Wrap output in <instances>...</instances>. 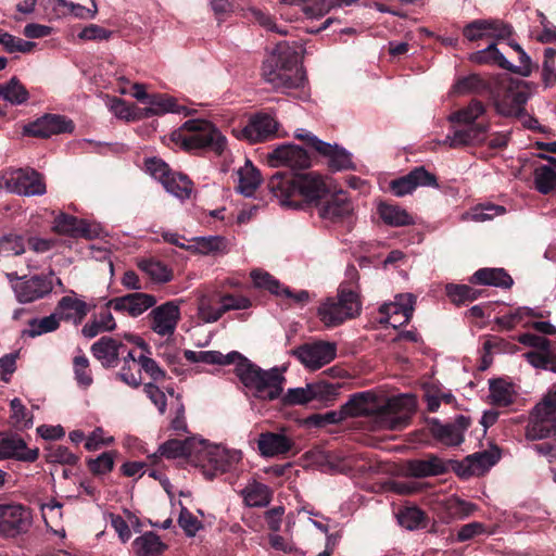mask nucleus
Segmentation results:
<instances>
[{
    "mask_svg": "<svg viewBox=\"0 0 556 556\" xmlns=\"http://www.w3.org/2000/svg\"><path fill=\"white\" fill-rule=\"evenodd\" d=\"M348 417L377 415L383 428L399 430L404 428L416 409L415 397L403 394L389 399L383 405L376 404V396L361 392L351 396L343 405Z\"/></svg>",
    "mask_w": 556,
    "mask_h": 556,
    "instance_id": "1",
    "label": "nucleus"
},
{
    "mask_svg": "<svg viewBox=\"0 0 556 556\" xmlns=\"http://www.w3.org/2000/svg\"><path fill=\"white\" fill-rule=\"evenodd\" d=\"M268 189L285 207L299 208L301 197L306 202H323L328 194L324 178L317 173L309 172L296 176H287L277 172L268 181Z\"/></svg>",
    "mask_w": 556,
    "mask_h": 556,
    "instance_id": "2",
    "label": "nucleus"
},
{
    "mask_svg": "<svg viewBox=\"0 0 556 556\" xmlns=\"http://www.w3.org/2000/svg\"><path fill=\"white\" fill-rule=\"evenodd\" d=\"M235 370L240 381L252 392L254 397L274 401L281 396L286 382L285 369L278 367L268 370L262 369L241 354Z\"/></svg>",
    "mask_w": 556,
    "mask_h": 556,
    "instance_id": "3",
    "label": "nucleus"
},
{
    "mask_svg": "<svg viewBox=\"0 0 556 556\" xmlns=\"http://www.w3.org/2000/svg\"><path fill=\"white\" fill-rule=\"evenodd\" d=\"M262 76L275 89L282 92L303 88L306 81L305 72L298 63L295 54H286L282 43L263 62Z\"/></svg>",
    "mask_w": 556,
    "mask_h": 556,
    "instance_id": "4",
    "label": "nucleus"
},
{
    "mask_svg": "<svg viewBox=\"0 0 556 556\" xmlns=\"http://www.w3.org/2000/svg\"><path fill=\"white\" fill-rule=\"evenodd\" d=\"M173 139L186 150L210 149L216 154H222L227 146L226 137L205 119L185 122L181 129L173 135Z\"/></svg>",
    "mask_w": 556,
    "mask_h": 556,
    "instance_id": "5",
    "label": "nucleus"
},
{
    "mask_svg": "<svg viewBox=\"0 0 556 556\" xmlns=\"http://www.w3.org/2000/svg\"><path fill=\"white\" fill-rule=\"evenodd\" d=\"M361 309L358 293L340 286L336 296L327 298L319 305L317 315L327 328H333L359 315Z\"/></svg>",
    "mask_w": 556,
    "mask_h": 556,
    "instance_id": "6",
    "label": "nucleus"
},
{
    "mask_svg": "<svg viewBox=\"0 0 556 556\" xmlns=\"http://www.w3.org/2000/svg\"><path fill=\"white\" fill-rule=\"evenodd\" d=\"M556 433V384L532 410L527 438L542 440Z\"/></svg>",
    "mask_w": 556,
    "mask_h": 556,
    "instance_id": "7",
    "label": "nucleus"
},
{
    "mask_svg": "<svg viewBox=\"0 0 556 556\" xmlns=\"http://www.w3.org/2000/svg\"><path fill=\"white\" fill-rule=\"evenodd\" d=\"M146 167L147 172L157 179L170 194L181 200L190 197L192 182L188 176L173 172L168 164L157 157L148 159Z\"/></svg>",
    "mask_w": 556,
    "mask_h": 556,
    "instance_id": "8",
    "label": "nucleus"
},
{
    "mask_svg": "<svg viewBox=\"0 0 556 556\" xmlns=\"http://www.w3.org/2000/svg\"><path fill=\"white\" fill-rule=\"evenodd\" d=\"M295 138L305 141L308 147L327 157L328 166L331 170L338 172L355 168L351 153L344 148L323 141L305 129L296 130Z\"/></svg>",
    "mask_w": 556,
    "mask_h": 556,
    "instance_id": "9",
    "label": "nucleus"
},
{
    "mask_svg": "<svg viewBox=\"0 0 556 556\" xmlns=\"http://www.w3.org/2000/svg\"><path fill=\"white\" fill-rule=\"evenodd\" d=\"M241 458L242 454L238 450H228L222 445L206 446L201 454L203 473L213 479L233 469Z\"/></svg>",
    "mask_w": 556,
    "mask_h": 556,
    "instance_id": "10",
    "label": "nucleus"
},
{
    "mask_svg": "<svg viewBox=\"0 0 556 556\" xmlns=\"http://www.w3.org/2000/svg\"><path fill=\"white\" fill-rule=\"evenodd\" d=\"M299 362L309 370H317L337 356V344L334 342L316 340L301 344L291 351Z\"/></svg>",
    "mask_w": 556,
    "mask_h": 556,
    "instance_id": "11",
    "label": "nucleus"
},
{
    "mask_svg": "<svg viewBox=\"0 0 556 556\" xmlns=\"http://www.w3.org/2000/svg\"><path fill=\"white\" fill-rule=\"evenodd\" d=\"M279 124L274 116L260 112L249 118L248 124L242 128H233L232 134L250 143L269 140L276 136Z\"/></svg>",
    "mask_w": 556,
    "mask_h": 556,
    "instance_id": "12",
    "label": "nucleus"
},
{
    "mask_svg": "<svg viewBox=\"0 0 556 556\" xmlns=\"http://www.w3.org/2000/svg\"><path fill=\"white\" fill-rule=\"evenodd\" d=\"M4 187L18 195L33 197L46 193V184L41 175L29 168H18L4 176Z\"/></svg>",
    "mask_w": 556,
    "mask_h": 556,
    "instance_id": "13",
    "label": "nucleus"
},
{
    "mask_svg": "<svg viewBox=\"0 0 556 556\" xmlns=\"http://www.w3.org/2000/svg\"><path fill=\"white\" fill-rule=\"evenodd\" d=\"M150 329L161 337H172L180 320L178 301H168L154 308L148 315Z\"/></svg>",
    "mask_w": 556,
    "mask_h": 556,
    "instance_id": "14",
    "label": "nucleus"
},
{
    "mask_svg": "<svg viewBox=\"0 0 556 556\" xmlns=\"http://www.w3.org/2000/svg\"><path fill=\"white\" fill-rule=\"evenodd\" d=\"M470 426V418L458 415L453 422L443 424L439 419L430 421L432 437L446 446H458L464 442V434Z\"/></svg>",
    "mask_w": 556,
    "mask_h": 556,
    "instance_id": "15",
    "label": "nucleus"
},
{
    "mask_svg": "<svg viewBox=\"0 0 556 556\" xmlns=\"http://www.w3.org/2000/svg\"><path fill=\"white\" fill-rule=\"evenodd\" d=\"M415 301L412 293L397 294L393 302L380 306L379 312L383 316L380 323L389 324L393 328L409 323Z\"/></svg>",
    "mask_w": 556,
    "mask_h": 556,
    "instance_id": "16",
    "label": "nucleus"
},
{
    "mask_svg": "<svg viewBox=\"0 0 556 556\" xmlns=\"http://www.w3.org/2000/svg\"><path fill=\"white\" fill-rule=\"evenodd\" d=\"M92 307L93 305L87 303L83 295L70 290L66 295L58 301L55 313L60 320L78 326L85 320Z\"/></svg>",
    "mask_w": 556,
    "mask_h": 556,
    "instance_id": "17",
    "label": "nucleus"
},
{
    "mask_svg": "<svg viewBox=\"0 0 556 556\" xmlns=\"http://www.w3.org/2000/svg\"><path fill=\"white\" fill-rule=\"evenodd\" d=\"M267 160L271 167L286 166L292 169H304L311 165L307 152L295 144L277 147L268 153Z\"/></svg>",
    "mask_w": 556,
    "mask_h": 556,
    "instance_id": "18",
    "label": "nucleus"
},
{
    "mask_svg": "<svg viewBox=\"0 0 556 556\" xmlns=\"http://www.w3.org/2000/svg\"><path fill=\"white\" fill-rule=\"evenodd\" d=\"M464 128H454L443 140V144L452 149L468 146H478L485 141V135L490 129L488 122H479L476 125H464Z\"/></svg>",
    "mask_w": 556,
    "mask_h": 556,
    "instance_id": "19",
    "label": "nucleus"
},
{
    "mask_svg": "<svg viewBox=\"0 0 556 556\" xmlns=\"http://www.w3.org/2000/svg\"><path fill=\"white\" fill-rule=\"evenodd\" d=\"M156 299L152 294L134 292L123 296L111 299L106 306L119 313H127L131 317H138L153 307Z\"/></svg>",
    "mask_w": 556,
    "mask_h": 556,
    "instance_id": "20",
    "label": "nucleus"
},
{
    "mask_svg": "<svg viewBox=\"0 0 556 556\" xmlns=\"http://www.w3.org/2000/svg\"><path fill=\"white\" fill-rule=\"evenodd\" d=\"M419 186L438 187L435 176L426 170L424 166L416 167L407 175L390 182V189L396 197L409 194Z\"/></svg>",
    "mask_w": 556,
    "mask_h": 556,
    "instance_id": "21",
    "label": "nucleus"
},
{
    "mask_svg": "<svg viewBox=\"0 0 556 556\" xmlns=\"http://www.w3.org/2000/svg\"><path fill=\"white\" fill-rule=\"evenodd\" d=\"M38 456V448H27L26 442L20 435L0 433V459L33 463Z\"/></svg>",
    "mask_w": 556,
    "mask_h": 556,
    "instance_id": "22",
    "label": "nucleus"
},
{
    "mask_svg": "<svg viewBox=\"0 0 556 556\" xmlns=\"http://www.w3.org/2000/svg\"><path fill=\"white\" fill-rule=\"evenodd\" d=\"M73 122L60 115L48 114L25 127V132L34 136L48 138L52 135L72 132Z\"/></svg>",
    "mask_w": 556,
    "mask_h": 556,
    "instance_id": "23",
    "label": "nucleus"
},
{
    "mask_svg": "<svg viewBox=\"0 0 556 556\" xmlns=\"http://www.w3.org/2000/svg\"><path fill=\"white\" fill-rule=\"evenodd\" d=\"M317 206L319 216L330 222H339L349 216L353 211L352 202L343 191L327 194Z\"/></svg>",
    "mask_w": 556,
    "mask_h": 556,
    "instance_id": "24",
    "label": "nucleus"
},
{
    "mask_svg": "<svg viewBox=\"0 0 556 556\" xmlns=\"http://www.w3.org/2000/svg\"><path fill=\"white\" fill-rule=\"evenodd\" d=\"M29 516L20 504H0V532L13 535L28 525Z\"/></svg>",
    "mask_w": 556,
    "mask_h": 556,
    "instance_id": "25",
    "label": "nucleus"
},
{
    "mask_svg": "<svg viewBox=\"0 0 556 556\" xmlns=\"http://www.w3.org/2000/svg\"><path fill=\"white\" fill-rule=\"evenodd\" d=\"M52 291V282L46 277L34 276L14 286L15 295L21 303H30Z\"/></svg>",
    "mask_w": 556,
    "mask_h": 556,
    "instance_id": "26",
    "label": "nucleus"
},
{
    "mask_svg": "<svg viewBox=\"0 0 556 556\" xmlns=\"http://www.w3.org/2000/svg\"><path fill=\"white\" fill-rule=\"evenodd\" d=\"M126 346L123 342L112 338L102 337L91 345V353L103 367H115L119 359V353Z\"/></svg>",
    "mask_w": 556,
    "mask_h": 556,
    "instance_id": "27",
    "label": "nucleus"
},
{
    "mask_svg": "<svg viewBox=\"0 0 556 556\" xmlns=\"http://www.w3.org/2000/svg\"><path fill=\"white\" fill-rule=\"evenodd\" d=\"M407 470L412 477L426 478L445 473L448 470V465L438 455L429 454L426 458L409 460Z\"/></svg>",
    "mask_w": 556,
    "mask_h": 556,
    "instance_id": "28",
    "label": "nucleus"
},
{
    "mask_svg": "<svg viewBox=\"0 0 556 556\" xmlns=\"http://www.w3.org/2000/svg\"><path fill=\"white\" fill-rule=\"evenodd\" d=\"M501 457L500 450L494 447L489 451L477 452L465 458L466 469L462 476H480L494 466Z\"/></svg>",
    "mask_w": 556,
    "mask_h": 556,
    "instance_id": "29",
    "label": "nucleus"
},
{
    "mask_svg": "<svg viewBox=\"0 0 556 556\" xmlns=\"http://www.w3.org/2000/svg\"><path fill=\"white\" fill-rule=\"evenodd\" d=\"M53 230L59 235L70 237H91L90 226L84 219H78L75 216L66 213H59L53 222Z\"/></svg>",
    "mask_w": 556,
    "mask_h": 556,
    "instance_id": "30",
    "label": "nucleus"
},
{
    "mask_svg": "<svg viewBox=\"0 0 556 556\" xmlns=\"http://www.w3.org/2000/svg\"><path fill=\"white\" fill-rule=\"evenodd\" d=\"M257 447L263 456L274 457L289 452L292 442L282 433L265 432L260 435Z\"/></svg>",
    "mask_w": 556,
    "mask_h": 556,
    "instance_id": "31",
    "label": "nucleus"
},
{
    "mask_svg": "<svg viewBox=\"0 0 556 556\" xmlns=\"http://www.w3.org/2000/svg\"><path fill=\"white\" fill-rule=\"evenodd\" d=\"M528 94L521 90H509L502 100L496 102V110L504 116L521 117L525 115V104Z\"/></svg>",
    "mask_w": 556,
    "mask_h": 556,
    "instance_id": "32",
    "label": "nucleus"
},
{
    "mask_svg": "<svg viewBox=\"0 0 556 556\" xmlns=\"http://www.w3.org/2000/svg\"><path fill=\"white\" fill-rule=\"evenodd\" d=\"M486 113L483 102L472 99L468 105L460 108L448 116V121L458 125H476Z\"/></svg>",
    "mask_w": 556,
    "mask_h": 556,
    "instance_id": "33",
    "label": "nucleus"
},
{
    "mask_svg": "<svg viewBox=\"0 0 556 556\" xmlns=\"http://www.w3.org/2000/svg\"><path fill=\"white\" fill-rule=\"evenodd\" d=\"M241 495L249 507H266L271 501L273 493L266 484L253 480L241 491Z\"/></svg>",
    "mask_w": 556,
    "mask_h": 556,
    "instance_id": "34",
    "label": "nucleus"
},
{
    "mask_svg": "<svg viewBox=\"0 0 556 556\" xmlns=\"http://www.w3.org/2000/svg\"><path fill=\"white\" fill-rule=\"evenodd\" d=\"M470 281L501 288H509L513 285L511 277L503 268H481L472 275Z\"/></svg>",
    "mask_w": 556,
    "mask_h": 556,
    "instance_id": "35",
    "label": "nucleus"
},
{
    "mask_svg": "<svg viewBox=\"0 0 556 556\" xmlns=\"http://www.w3.org/2000/svg\"><path fill=\"white\" fill-rule=\"evenodd\" d=\"M378 214L387 225L392 227H402L414 224L413 217L406 210L399 205L381 202L378 204Z\"/></svg>",
    "mask_w": 556,
    "mask_h": 556,
    "instance_id": "36",
    "label": "nucleus"
},
{
    "mask_svg": "<svg viewBox=\"0 0 556 556\" xmlns=\"http://www.w3.org/2000/svg\"><path fill=\"white\" fill-rule=\"evenodd\" d=\"M469 61L475 64H496L503 70L509 68L510 62L497 49L496 43L492 42L486 48L472 52L469 55Z\"/></svg>",
    "mask_w": 556,
    "mask_h": 556,
    "instance_id": "37",
    "label": "nucleus"
},
{
    "mask_svg": "<svg viewBox=\"0 0 556 556\" xmlns=\"http://www.w3.org/2000/svg\"><path fill=\"white\" fill-rule=\"evenodd\" d=\"M132 545L138 556H157L166 547L160 536L153 532H146L136 538Z\"/></svg>",
    "mask_w": 556,
    "mask_h": 556,
    "instance_id": "38",
    "label": "nucleus"
},
{
    "mask_svg": "<svg viewBox=\"0 0 556 556\" xmlns=\"http://www.w3.org/2000/svg\"><path fill=\"white\" fill-rule=\"evenodd\" d=\"M238 176L237 190L245 197H251L261 184L258 170L250 161H247L245 165L238 170Z\"/></svg>",
    "mask_w": 556,
    "mask_h": 556,
    "instance_id": "39",
    "label": "nucleus"
},
{
    "mask_svg": "<svg viewBox=\"0 0 556 556\" xmlns=\"http://www.w3.org/2000/svg\"><path fill=\"white\" fill-rule=\"evenodd\" d=\"M190 249L204 255L227 252V240L222 236L197 237L192 239Z\"/></svg>",
    "mask_w": 556,
    "mask_h": 556,
    "instance_id": "40",
    "label": "nucleus"
},
{
    "mask_svg": "<svg viewBox=\"0 0 556 556\" xmlns=\"http://www.w3.org/2000/svg\"><path fill=\"white\" fill-rule=\"evenodd\" d=\"M148 104L150 108L147 110L149 115H161L165 113H180L185 110L179 105L175 98L167 94H152Z\"/></svg>",
    "mask_w": 556,
    "mask_h": 556,
    "instance_id": "41",
    "label": "nucleus"
},
{
    "mask_svg": "<svg viewBox=\"0 0 556 556\" xmlns=\"http://www.w3.org/2000/svg\"><path fill=\"white\" fill-rule=\"evenodd\" d=\"M528 363L538 369L556 372V349L545 351H530L523 354Z\"/></svg>",
    "mask_w": 556,
    "mask_h": 556,
    "instance_id": "42",
    "label": "nucleus"
},
{
    "mask_svg": "<svg viewBox=\"0 0 556 556\" xmlns=\"http://www.w3.org/2000/svg\"><path fill=\"white\" fill-rule=\"evenodd\" d=\"M60 327V319L56 313L42 318H33L28 321V328L24 331L28 337L35 338L45 333L55 331Z\"/></svg>",
    "mask_w": 556,
    "mask_h": 556,
    "instance_id": "43",
    "label": "nucleus"
},
{
    "mask_svg": "<svg viewBox=\"0 0 556 556\" xmlns=\"http://www.w3.org/2000/svg\"><path fill=\"white\" fill-rule=\"evenodd\" d=\"M11 415L10 421L16 429H29L34 425L33 414L25 407L18 397L10 402Z\"/></svg>",
    "mask_w": 556,
    "mask_h": 556,
    "instance_id": "44",
    "label": "nucleus"
},
{
    "mask_svg": "<svg viewBox=\"0 0 556 556\" xmlns=\"http://www.w3.org/2000/svg\"><path fill=\"white\" fill-rule=\"evenodd\" d=\"M513 387L504 380H494L490 383V399L494 405L506 407L514 402Z\"/></svg>",
    "mask_w": 556,
    "mask_h": 556,
    "instance_id": "45",
    "label": "nucleus"
},
{
    "mask_svg": "<svg viewBox=\"0 0 556 556\" xmlns=\"http://www.w3.org/2000/svg\"><path fill=\"white\" fill-rule=\"evenodd\" d=\"M533 177L535 189L542 194H547L556 188V172L548 165L538 166Z\"/></svg>",
    "mask_w": 556,
    "mask_h": 556,
    "instance_id": "46",
    "label": "nucleus"
},
{
    "mask_svg": "<svg viewBox=\"0 0 556 556\" xmlns=\"http://www.w3.org/2000/svg\"><path fill=\"white\" fill-rule=\"evenodd\" d=\"M317 389L318 387L313 384H307L305 388L289 389L282 396V402L286 405H304L317 397Z\"/></svg>",
    "mask_w": 556,
    "mask_h": 556,
    "instance_id": "47",
    "label": "nucleus"
},
{
    "mask_svg": "<svg viewBox=\"0 0 556 556\" xmlns=\"http://www.w3.org/2000/svg\"><path fill=\"white\" fill-rule=\"evenodd\" d=\"M26 251L25 240L22 235L7 233L0 236V255L20 256Z\"/></svg>",
    "mask_w": 556,
    "mask_h": 556,
    "instance_id": "48",
    "label": "nucleus"
},
{
    "mask_svg": "<svg viewBox=\"0 0 556 556\" xmlns=\"http://www.w3.org/2000/svg\"><path fill=\"white\" fill-rule=\"evenodd\" d=\"M138 266L154 281L167 282L172 279L170 269L160 261L142 260Z\"/></svg>",
    "mask_w": 556,
    "mask_h": 556,
    "instance_id": "49",
    "label": "nucleus"
},
{
    "mask_svg": "<svg viewBox=\"0 0 556 556\" xmlns=\"http://www.w3.org/2000/svg\"><path fill=\"white\" fill-rule=\"evenodd\" d=\"M535 316L538 315L533 312V309L529 307H518L509 314L496 317L495 324L502 329L510 330L522 323L526 318Z\"/></svg>",
    "mask_w": 556,
    "mask_h": 556,
    "instance_id": "50",
    "label": "nucleus"
},
{
    "mask_svg": "<svg viewBox=\"0 0 556 556\" xmlns=\"http://www.w3.org/2000/svg\"><path fill=\"white\" fill-rule=\"evenodd\" d=\"M3 90L4 100L14 105L23 104L29 98L28 91L16 77L4 83Z\"/></svg>",
    "mask_w": 556,
    "mask_h": 556,
    "instance_id": "51",
    "label": "nucleus"
},
{
    "mask_svg": "<svg viewBox=\"0 0 556 556\" xmlns=\"http://www.w3.org/2000/svg\"><path fill=\"white\" fill-rule=\"evenodd\" d=\"M425 519V513L418 507H405L397 514L399 523L410 531L421 528Z\"/></svg>",
    "mask_w": 556,
    "mask_h": 556,
    "instance_id": "52",
    "label": "nucleus"
},
{
    "mask_svg": "<svg viewBox=\"0 0 556 556\" xmlns=\"http://www.w3.org/2000/svg\"><path fill=\"white\" fill-rule=\"evenodd\" d=\"M445 292L450 300L457 305L467 301H473L479 295V292L476 289L467 285L447 283L445 286Z\"/></svg>",
    "mask_w": 556,
    "mask_h": 556,
    "instance_id": "53",
    "label": "nucleus"
},
{
    "mask_svg": "<svg viewBox=\"0 0 556 556\" xmlns=\"http://www.w3.org/2000/svg\"><path fill=\"white\" fill-rule=\"evenodd\" d=\"M241 354L237 351H231L228 354H223L219 351H200L199 363L216 364V365H230L238 363Z\"/></svg>",
    "mask_w": 556,
    "mask_h": 556,
    "instance_id": "54",
    "label": "nucleus"
},
{
    "mask_svg": "<svg viewBox=\"0 0 556 556\" xmlns=\"http://www.w3.org/2000/svg\"><path fill=\"white\" fill-rule=\"evenodd\" d=\"M73 368L77 384L84 389L89 388L93 379L88 358L84 354L75 356L73 359Z\"/></svg>",
    "mask_w": 556,
    "mask_h": 556,
    "instance_id": "55",
    "label": "nucleus"
},
{
    "mask_svg": "<svg viewBox=\"0 0 556 556\" xmlns=\"http://www.w3.org/2000/svg\"><path fill=\"white\" fill-rule=\"evenodd\" d=\"M486 87L485 81L477 74L463 77L454 85V90L458 94L480 93Z\"/></svg>",
    "mask_w": 556,
    "mask_h": 556,
    "instance_id": "56",
    "label": "nucleus"
},
{
    "mask_svg": "<svg viewBox=\"0 0 556 556\" xmlns=\"http://www.w3.org/2000/svg\"><path fill=\"white\" fill-rule=\"evenodd\" d=\"M157 453L167 458H177L190 454L191 450L188 440L173 439L160 445Z\"/></svg>",
    "mask_w": 556,
    "mask_h": 556,
    "instance_id": "57",
    "label": "nucleus"
},
{
    "mask_svg": "<svg viewBox=\"0 0 556 556\" xmlns=\"http://www.w3.org/2000/svg\"><path fill=\"white\" fill-rule=\"evenodd\" d=\"M250 276L256 288L265 289L273 294L280 295L282 287L269 273L254 269L251 271Z\"/></svg>",
    "mask_w": 556,
    "mask_h": 556,
    "instance_id": "58",
    "label": "nucleus"
},
{
    "mask_svg": "<svg viewBox=\"0 0 556 556\" xmlns=\"http://www.w3.org/2000/svg\"><path fill=\"white\" fill-rule=\"evenodd\" d=\"M78 457L68 447L63 445L52 446L47 454V462L62 465H75Z\"/></svg>",
    "mask_w": 556,
    "mask_h": 556,
    "instance_id": "59",
    "label": "nucleus"
},
{
    "mask_svg": "<svg viewBox=\"0 0 556 556\" xmlns=\"http://www.w3.org/2000/svg\"><path fill=\"white\" fill-rule=\"evenodd\" d=\"M198 314L204 323H215L223 316L220 306H213L211 300L205 295L199 300Z\"/></svg>",
    "mask_w": 556,
    "mask_h": 556,
    "instance_id": "60",
    "label": "nucleus"
},
{
    "mask_svg": "<svg viewBox=\"0 0 556 556\" xmlns=\"http://www.w3.org/2000/svg\"><path fill=\"white\" fill-rule=\"evenodd\" d=\"M112 31L97 24H90L78 33V38L90 41H106L112 37Z\"/></svg>",
    "mask_w": 556,
    "mask_h": 556,
    "instance_id": "61",
    "label": "nucleus"
},
{
    "mask_svg": "<svg viewBox=\"0 0 556 556\" xmlns=\"http://www.w3.org/2000/svg\"><path fill=\"white\" fill-rule=\"evenodd\" d=\"M488 26L486 20H475L464 27L463 35L469 41L488 38Z\"/></svg>",
    "mask_w": 556,
    "mask_h": 556,
    "instance_id": "62",
    "label": "nucleus"
},
{
    "mask_svg": "<svg viewBox=\"0 0 556 556\" xmlns=\"http://www.w3.org/2000/svg\"><path fill=\"white\" fill-rule=\"evenodd\" d=\"M138 365L140 371L143 370L154 381H162L166 377L165 371L151 357L140 355L138 357Z\"/></svg>",
    "mask_w": 556,
    "mask_h": 556,
    "instance_id": "63",
    "label": "nucleus"
},
{
    "mask_svg": "<svg viewBox=\"0 0 556 556\" xmlns=\"http://www.w3.org/2000/svg\"><path fill=\"white\" fill-rule=\"evenodd\" d=\"M114 466L113 455L109 452L102 453L94 459L88 462V468L96 475H103L110 472Z\"/></svg>",
    "mask_w": 556,
    "mask_h": 556,
    "instance_id": "64",
    "label": "nucleus"
}]
</instances>
